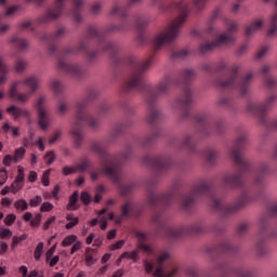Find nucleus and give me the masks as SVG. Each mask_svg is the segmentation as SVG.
<instances>
[{
	"label": "nucleus",
	"instance_id": "nucleus-1",
	"mask_svg": "<svg viewBox=\"0 0 277 277\" xmlns=\"http://www.w3.org/2000/svg\"><path fill=\"white\" fill-rule=\"evenodd\" d=\"M45 103V97H39L35 105L39 115V127L43 131H47V129H49V126L51 124V122L49 121V114H47V109L44 108Z\"/></svg>",
	"mask_w": 277,
	"mask_h": 277
},
{
	"label": "nucleus",
	"instance_id": "nucleus-2",
	"mask_svg": "<svg viewBox=\"0 0 277 277\" xmlns=\"http://www.w3.org/2000/svg\"><path fill=\"white\" fill-rule=\"evenodd\" d=\"M105 213H107V209H102L97 212L98 219H93L89 222L90 226H96V224H100L101 230L107 229V216H105Z\"/></svg>",
	"mask_w": 277,
	"mask_h": 277
},
{
	"label": "nucleus",
	"instance_id": "nucleus-3",
	"mask_svg": "<svg viewBox=\"0 0 277 277\" xmlns=\"http://www.w3.org/2000/svg\"><path fill=\"white\" fill-rule=\"evenodd\" d=\"M6 114H9V116H12V118H14V120H18L19 118H29V111H27L26 109H21L16 106H11L9 108H6Z\"/></svg>",
	"mask_w": 277,
	"mask_h": 277
},
{
	"label": "nucleus",
	"instance_id": "nucleus-4",
	"mask_svg": "<svg viewBox=\"0 0 277 277\" xmlns=\"http://www.w3.org/2000/svg\"><path fill=\"white\" fill-rule=\"evenodd\" d=\"M79 192H75L70 198H69V202L67 205V210L68 211H77V209H79Z\"/></svg>",
	"mask_w": 277,
	"mask_h": 277
},
{
	"label": "nucleus",
	"instance_id": "nucleus-5",
	"mask_svg": "<svg viewBox=\"0 0 277 277\" xmlns=\"http://www.w3.org/2000/svg\"><path fill=\"white\" fill-rule=\"evenodd\" d=\"M23 187H25V180L15 177V180L11 184V194H18V192H21Z\"/></svg>",
	"mask_w": 277,
	"mask_h": 277
},
{
	"label": "nucleus",
	"instance_id": "nucleus-6",
	"mask_svg": "<svg viewBox=\"0 0 277 277\" xmlns=\"http://www.w3.org/2000/svg\"><path fill=\"white\" fill-rule=\"evenodd\" d=\"M25 153H27V150L25 149V147H18L17 149H15L14 151V162L15 163H21V161L23 159H25Z\"/></svg>",
	"mask_w": 277,
	"mask_h": 277
},
{
	"label": "nucleus",
	"instance_id": "nucleus-7",
	"mask_svg": "<svg viewBox=\"0 0 277 277\" xmlns=\"http://www.w3.org/2000/svg\"><path fill=\"white\" fill-rule=\"evenodd\" d=\"M76 241L77 235H68L62 240L61 246H63V248H68L69 246H72V243H75Z\"/></svg>",
	"mask_w": 277,
	"mask_h": 277
},
{
	"label": "nucleus",
	"instance_id": "nucleus-8",
	"mask_svg": "<svg viewBox=\"0 0 277 277\" xmlns=\"http://www.w3.org/2000/svg\"><path fill=\"white\" fill-rule=\"evenodd\" d=\"M14 207L17 211H27L29 203L25 199H18L14 202Z\"/></svg>",
	"mask_w": 277,
	"mask_h": 277
},
{
	"label": "nucleus",
	"instance_id": "nucleus-9",
	"mask_svg": "<svg viewBox=\"0 0 277 277\" xmlns=\"http://www.w3.org/2000/svg\"><path fill=\"white\" fill-rule=\"evenodd\" d=\"M66 220L68 223L65 225V228L67 229H70L79 224V217H75L72 214H67Z\"/></svg>",
	"mask_w": 277,
	"mask_h": 277
},
{
	"label": "nucleus",
	"instance_id": "nucleus-10",
	"mask_svg": "<svg viewBox=\"0 0 277 277\" xmlns=\"http://www.w3.org/2000/svg\"><path fill=\"white\" fill-rule=\"evenodd\" d=\"M42 250H44V242H39L34 253V258L36 261H40V259L42 258Z\"/></svg>",
	"mask_w": 277,
	"mask_h": 277
},
{
	"label": "nucleus",
	"instance_id": "nucleus-11",
	"mask_svg": "<svg viewBox=\"0 0 277 277\" xmlns=\"http://www.w3.org/2000/svg\"><path fill=\"white\" fill-rule=\"evenodd\" d=\"M40 222H42V214L37 213L32 219H30V226L38 228V226H40Z\"/></svg>",
	"mask_w": 277,
	"mask_h": 277
},
{
	"label": "nucleus",
	"instance_id": "nucleus-12",
	"mask_svg": "<svg viewBox=\"0 0 277 277\" xmlns=\"http://www.w3.org/2000/svg\"><path fill=\"white\" fill-rule=\"evenodd\" d=\"M51 176V169L44 171L42 177H41V183L44 185V187H49L51 182L49 181V177Z\"/></svg>",
	"mask_w": 277,
	"mask_h": 277
},
{
	"label": "nucleus",
	"instance_id": "nucleus-13",
	"mask_svg": "<svg viewBox=\"0 0 277 277\" xmlns=\"http://www.w3.org/2000/svg\"><path fill=\"white\" fill-rule=\"evenodd\" d=\"M122 259H130L132 261H137V251H130V252H124L121 256L120 260Z\"/></svg>",
	"mask_w": 277,
	"mask_h": 277
},
{
	"label": "nucleus",
	"instance_id": "nucleus-14",
	"mask_svg": "<svg viewBox=\"0 0 277 277\" xmlns=\"http://www.w3.org/2000/svg\"><path fill=\"white\" fill-rule=\"evenodd\" d=\"M53 203L49 202V201H45L41 205L40 207V212L41 213H49V211H53Z\"/></svg>",
	"mask_w": 277,
	"mask_h": 277
},
{
	"label": "nucleus",
	"instance_id": "nucleus-15",
	"mask_svg": "<svg viewBox=\"0 0 277 277\" xmlns=\"http://www.w3.org/2000/svg\"><path fill=\"white\" fill-rule=\"evenodd\" d=\"M26 85H28L32 92H36L38 89V80H36V78H29L26 80Z\"/></svg>",
	"mask_w": 277,
	"mask_h": 277
},
{
	"label": "nucleus",
	"instance_id": "nucleus-16",
	"mask_svg": "<svg viewBox=\"0 0 277 277\" xmlns=\"http://www.w3.org/2000/svg\"><path fill=\"white\" fill-rule=\"evenodd\" d=\"M118 172V167L116 166H108L104 168V174H107V176H114Z\"/></svg>",
	"mask_w": 277,
	"mask_h": 277
},
{
	"label": "nucleus",
	"instance_id": "nucleus-17",
	"mask_svg": "<svg viewBox=\"0 0 277 277\" xmlns=\"http://www.w3.org/2000/svg\"><path fill=\"white\" fill-rule=\"evenodd\" d=\"M96 261H98V258L91 255V254L85 255L87 267H92V265H94L96 263Z\"/></svg>",
	"mask_w": 277,
	"mask_h": 277
},
{
	"label": "nucleus",
	"instance_id": "nucleus-18",
	"mask_svg": "<svg viewBox=\"0 0 277 277\" xmlns=\"http://www.w3.org/2000/svg\"><path fill=\"white\" fill-rule=\"evenodd\" d=\"M80 200H82L83 205H90L92 202V197L90 196V193L82 192Z\"/></svg>",
	"mask_w": 277,
	"mask_h": 277
},
{
	"label": "nucleus",
	"instance_id": "nucleus-19",
	"mask_svg": "<svg viewBox=\"0 0 277 277\" xmlns=\"http://www.w3.org/2000/svg\"><path fill=\"white\" fill-rule=\"evenodd\" d=\"M16 222V215L15 214H8L5 217H4V224L6 226H12V224H14Z\"/></svg>",
	"mask_w": 277,
	"mask_h": 277
},
{
	"label": "nucleus",
	"instance_id": "nucleus-20",
	"mask_svg": "<svg viewBox=\"0 0 277 277\" xmlns=\"http://www.w3.org/2000/svg\"><path fill=\"white\" fill-rule=\"evenodd\" d=\"M12 237V230L10 228L0 229V239H10Z\"/></svg>",
	"mask_w": 277,
	"mask_h": 277
},
{
	"label": "nucleus",
	"instance_id": "nucleus-21",
	"mask_svg": "<svg viewBox=\"0 0 277 277\" xmlns=\"http://www.w3.org/2000/svg\"><path fill=\"white\" fill-rule=\"evenodd\" d=\"M45 261L50 267H55L60 263V255H53L50 259H45Z\"/></svg>",
	"mask_w": 277,
	"mask_h": 277
},
{
	"label": "nucleus",
	"instance_id": "nucleus-22",
	"mask_svg": "<svg viewBox=\"0 0 277 277\" xmlns=\"http://www.w3.org/2000/svg\"><path fill=\"white\" fill-rule=\"evenodd\" d=\"M44 161L48 166H51V163H53L55 161V153L50 151V153L45 154Z\"/></svg>",
	"mask_w": 277,
	"mask_h": 277
},
{
	"label": "nucleus",
	"instance_id": "nucleus-23",
	"mask_svg": "<svg viewBox=\"0 0 277 277\" xmlns=\"http://www.w3.org/2000/svg\"><path fill=\"white\" fill-rule=\"evenodd\" d=\"M29 205L30 207H40V205H42V196L38 195L34 197L32 199H30Z\"/></svg>",
	"mask_w": 277,
	"mask_h": 277
},
{
	"label": "nucleus",
	"instance_id": "nucleus-24",
	"mask_svg": "<svg viewBox=\"0 0 277 277\" xmlns=\"http://www.w3.org/2000/svg\"><path fill=\"white\" fill-rule=\"evenodd\" d=\"M122 215H127L130 211H133V203L126 202L121 207Z\"/></svg>",
	"mask_w": 277,
	"mask_h": 277
},
{
	"label": "nucleus",
	"instance_id": "nucleus-25",
	"mask_svg": "<svg viewBox=\"0 0 277 277\" xmlns=\"http://www.w3.org/2000/svg\"><path fill=\"white\" fill-rule=\"evenodd\" d=\"M138 250H142L143 252H145V254H153V252H155V249H153V247L141 243L138 246Z\"/></svg>",
	"mask_w": 277,
	"mask_h": 277
},
{
	"label": "nucleus",
	"instance_id": "nucleus-26",
	"mask_svg": "<svg viewBox=\"0 0 277 277\" xmlns=\"http://www.w3.org/2000/svg\"><path fill=\"white\" fill-rule=\"evenodd\" d=\"M8 182V170L1 169L0 170V185H5Z\"/></svg>",
	"mask_w": 277,
	"mask_h": 277
},
{
	"label": "nucleus",
	"instance_id": "nucleus-27",
	"mask_svg": "<svg viewBox=\"0 0 277 277\" xmlns=\"http://www.w3.org/2000/svg\"><path fill=\"white\" fill-rule=\"evenodd\" d=\"M82 243L81 240H76L70 249V254H75L78 250H81Z\"/></svg>",
	"mask_w": 277,
	"mask_h": 277
},
{
	"label": "nucleus",
	"instance_id": "nucleus-28",
	"mask_svg": "<svg viewBox=\"0 0 277 277\" xmlns=\"http://www.w3.org/2000/svg\"><path fill=\"white\" fill-rule=\"evenodd\" d=\"M55 220H56L55 216L48 217L43 223V229L49 230V227L51 226V224L55 223Z\"/></svg>",
	"mask_w": 277,
	"mask_h": 277
},
{
	"label": "nucleus",
	"instance_id": "nucleus-29",
	"mask_svg": "<svg viewBox=\"0 0 277 277\" xmlns=\"http://www.w3.org/2000/svg\"><path fill=\"white\" fill-rule=\"evenodd\" d=\"M55 250H57V243H54L45 253V260L51 259L55 254Z\"/></svg>",
	"mask_w": 277,
	"mask_h": 277
},
{
	"label": "nucleus",
	"instance_id": "nucleus-30",
	"mask_svg": "<svg viewBox=\"0 0 277 277\" xmlns=\"http://www.w3.org/2000/svg\"><path fill=\"white\" fill-rule=\"evenodd\" d=\"M124 246V240H118L117 242L113 243L109 248V250H120Z\"/></svg>",
	"mask_w": 277,
	"mask_h": 277
},
{
	"label": "nucleus",
	"instance_id": "nucleus-31",
	"mask_svg": "<svg viewBox=\"0 0 277 277\" xmlns=\"http://www.w3.org/2000/svg\"><path fill=\"white\" fill-rule=\"evenodd\" d=\"M16 179H19L22 181H25V168L23 166L17 167V175Z\"/></svg>",
	"mask_w": 277,
	"mask_h": 277
},
{
	"label": "nucleus",
	"instance_id": "nucleus-32",
	"mask_svg": "<svg viewBox=\"0 0 277 277\" xmlns=\"http://www.w3.org/2000/svg\"><path fill=\"white\" fill-rule=\"evenodd\" d=\"M29 183H36L38 181V173L36 171H30L28 174Z\"/></svg>",
	"mask_w": 277,
	"mask_h": 277
},
{
	"label": "nucleus",
	"instance_id": "nucleus-33",
	"mask_svg": "<svg viewBox=\"0 0 277 277\" xmlns=\"http://www.w3.org/2000/svg\"><path fill=\"white\" fill-rule=\"evenodd\" d=\"M168 259H170V253L164 252L158 256L157 261H158V263H166V261H168Z\"/></svg>",
	"mask_w": 277,
	"mask_h": 277
},
{
	"label": "nucleus",
	"instance_id": "nucleus-34",
	"mask_svg": "<svg viewBox=\"0 0 277 277\" xmlns=\"http://www.w3.org/2000/svg\"><path fill=\"white\" fill-rule=\"evenodd\" d=\"M77 169L75 167H65L63 168V174H65V176H68V174H74V172H76Z\"/></svg>",
	"mask_w": 277,
	"mask_h": 277
},
{
	"label": "nucleus",
	"instance_id": "nucleus-35",
	"mask_svg": "<svg viewBox=\"0 0 277 277\" xmlns=\"http://www.w3.org/2000/svg\"><path fill=\"white\" fill-rule=\"evenodd\" d=\"M14 158L11 155H5L3 158L4 166H12Z\"/></svg>",
	"mask_w": 277,
	"mask_h": 277
},
{
	"label": "nucleus",
	"instance_id": "nucleus-36",
	"mask_svg": "<svg viewBox=\"0 0 277 277\" xmlns=\"http://www.w3.org/2000/svg\"><path fill=\"white\" fill-rule=\"evenodd\" d=\"M18 272L22 275V277H27L29 274V268H27V266L23 265L18 268Z\"/></svg>",
	"mask_w": 277,
	"mask_h": 277
},
{
	"label": "nucleus",
	"instance_id": "nucleus-37",
	"mask_svg": "<svg viewBox=\"0 0 277 277\" xmlns=\"http://www.w3.org/2000/svg\"><path fill=\"white\" fill-rule=\"evenodd\" d=\"M8 252V243L5 241H0V254H5Z\"/></svg>",
	"mask_w": 277,
	"mask_h": 277
},
{
	"label": "nucleus",
	"instance_id": "nucleus-38",
	"mask_svg": "<svg viewBox=\"0 0 277 277\" xmlns=\"http://www.w3.org/2000/svg\"><path fill=\"white\" fill-rule=\"evenodd\" d=\"M66 111H68V105L61 103L58 105V114H66Z\"/></svg>",
	"mask_w": 277,
	"mask_h": 277
},
{
	"label": "nucleus",
	"instance_id": "nucleus-39",
	"mask_svg": "<svg viewBox=\"0 0 277 277\" xmlns=\"http://www.w3.org/2000/svg\"><path fill=\"white\" fill-rule=\"evenodd\" d=\"M36 145L38 146L39 150H44V138L39 137L38 141L36 142Z\"/></svg>",
	"mask_w": 277,
	"mask_h": 277
},
{
	"label": "nucleus",
	"instance_id": "nucleus-40",
	"mask_svg": "<svg viewBox=\"0 0 277 277\" xmlns=\"http://www.w3.org/2000/svg\"><path fill=\"white\" fill-rule=\"evenodd\" d=\"M14 127L10 126V122H4L2 126V131H4V133H10V131H12Z\"/></svg>",
	"mask_w": 277,
	"mask_h": 277
},
{
	"label": "nucleus",
	"instance_id": "nucleus-41",
	"mask_svg": "<svg viewBox=\"0 0 277 277\" xmlns=\"http://www.w3.org/2000/svg\"><path fill=\"white\" fill-rule=\"evenodd\" d=\"M2 207H10L12 205V200L8 197L2 198L1 201Z\"/></svg>",
	"mask_w": 277,
	"mask_h": 277
},
{
	"label": "nucleus",
	"instance_id": "nucleus-42",
	"mask_svg": "<svg viewBox=\"0 0 277 277\" xmlns=\"http://www.w3.org/2000/svg\"><path fill=\"white\" fill-rule=\"evenodd\" d=\"M52 194H53L55 200H60V186L56 185L54 187Z\"/></svg>",
	"mask_w": 277,
	"mask_h": 277
},
{
	"label": "nucleus",
	"instance_id": "nucleus-43",
	"mask_svg": "<svg viewBox=\"0 0 277 277\" xmlns=\"http://www.w3.org/2000/svg\"><path fill=\"white\" fill-rule=\"evenodd\" d=\"M8 194H12V186H5V187L1 190V195H2V196H8Z\"/></svg>",
	"mask_w": 277,
	"mask_h": 277
},
{
	"label": "nucleus",
	"instance_id": "nucleus-44",
	"mask_svg": "<svg viewBox=\"0 0 277 277\" xmlns=\"http://www.w3.org/2000/svg\"><path fill=\"white\" fill-rule=\"evenodd\" d=\"M11 132H12L13 137H18L21 135L18 127H13Z\"/></svg>",
	"mask_w": 277,
	"mask_h": 277
},
{
	"label": "nucleus",
	"instance_id": "nucleus-45",
	"mask_svg": "<svg viewBox=\"0 0 277 277\" xmlns=\"http://www.w3.org/2000/svg\"><path fill=\"white\" fill-rule=\"evenodd\" d=\"M31 217H32L31 212H26V213L23 215V220H24L25 222H31Z\"/></svg>",
	"mask_w": 277,
	"mask_h": 277
},
{
	"label": "nucleus",
	"instance_id": "nucleus-46",
	"mask_svg": "<svg viewBox=\"0 0 277 277\" xmlns=\"http://www.w3.org/2000/svg\"><path fill=\"white\" fill-rule=\"evenodd\" d=\"M154 276H156V277H161V276H163V268L158 267V268L154 272Z\"/></svg>",
	"mask_w": 277,
	"mask_h": 277
},
{
	"label": "nucleus",
	"instance_id": "nucleus-47",
	"mask_svg": "<svg viewBox=\"0 0 277 277\" xmlns=\"http://www.w3.org/2000/svg\"><path fill=\"white\" fill-rule=\"evenodd\" d=\"M109 259H111V253H105L103 256H102V263H107V261H109Z\"/></svg>",
	"mask_w": 277,
	"mask_h": 277
},
{
	"label": "nucleus",
	"instance_id": "nucleus-48",
	"mask_svg": "<svg viewBox=\"0 0 277 277\" xmlns=\"http://www.w3.org/2000/svg\"><path fill=\"white\" fill-rule=\"evenodd\" d=\"M107 239H116V229L108 232Z\"/></svg>",
	"mask_w": 277,
	"mask_h": 277
},
{
	"label": "nucleus",
	"instance_id": "nucleus-49",
	"mask_svg": "<svg viewBox=\"0 0 277 277\" xmlns=\"http://www.w3.org/2000/svg\"><path fill=\"white\" fill-rule=\"evenodd\" d=\"M94 233H91L88 237H87V243L88 246L92 245V241H94Z\"/></svg>",
	"mask_w": 277,
	"mask_h": 277
},
{
	"label": "nucleus",
	"instance_id": "nucleus-50",
	"mask_svg": "<svg viewBox=\"0 0 277 277\" xmlns=\"http://www.w3.org/2000/svg\"><path fill=\"white\" fill-rule=\"evenodd\" d=\"M145 269L147 274H150V272H153V264H150L149 262H145Z\"/></svg>",
	"mask_w": 277,
	"mask_h": 277
},
{
	"label": "nucleus",
	"instance_id": "nucleus-51",
	"mask_svg": "<svg viewBox=\"0 0 277 277\" xmlns=\"http://www.w3.org/2000/svg\"><path fill=\"white\" fill-rule=\"evenodd\" d=\"M31 166H36L38 163V157L36 154H31V160H30Z\"/></svg>",
	"mask_w": 277,
	"mask_h": 277
},
{
	"label": "nucleus",
	"instance_id": "nucleus-52",
	"mask_svg": "<svg viewBox=\"0 0 277 277\" xmlns=\"http://www.w3.org/2000/svg\"><path fill=\"white\" fill-rule=\"evenodd\" d=\"M262 25L261 21H258L251 25V29H259Z\"/></svg>",
	"mask_w": 277,
	"mask_h": 277
},
{
	"label": "nucleus",
	"instance_id": "nucleus-53",
	"mask_svg": "<svg viewBox=\"0 0 277 277\" xmlns=\"http://www.w3.org/2000/svg\"><path fill=\"white\" fill-rule=\"evenodd\" d=\"M8 29H10V26L9 25H3L0 27V35H3L5 34V31H8Z\"/></svg>",
	"mask_w": 277,
	"mask_h": 277
},
{
	"label": "nucleus",
	"instance_id": "nucleus-54",
	"mask_svg": "<svg viewBox=\"0 0 277 277\" xmlns=\"http://www.w3.org/2000/svg\"><path fill=\"white\" fill-rule=\"evenodd\" d=\"M94 246H96V248L103 246V239L96 238V239L94 240Z\"/></svg>",
	"mask_w": 277,
	"mask_h": 277
},
{
	"label": "nucleus",
	"instance_id": "nucleus-55",
	"mask_svg": "<svg viewBox=\"0 0 277 277\" xmlns=\"http://www.w3.org/2000/svg\"><path fill=\"white\" fill-rule=\"evenodd\" d=\"M27 277H38V271L36 269L30 271Z\"/></svg>",
	"mask_w": 277,
	"mask_h": 277
},
{
	"label": "nucleus",
	"instance_id": "nucleus-56",
	"mask_svg": "<svg viewBox=\"0 0 277 277\" xmlns=\"http://www.w3.org/2000/svg\"><path fill=\"white\" fill-rule=\"evenodd\" d=\"M271 22L273 25H276L277 23V11L273 14L272 18H271Z\"/></svg>",
	"mask_w": 277,
	"mask_h": 277
},
{
	"label": "nucleus",
	"instance_id": "nucleus-57",
	"mask_svg": "<svg viewBox=\"0 0 277 277\" xmlns=\"http://www.w3.org/2000/svg\"><path fill=\"white\" fill-rule=\"evenodd\" d=\"M18 243H21V239L18 238V236H14L13 237V246H18Z\"/></svg>",
	"mask_w": 277,
	"mask_h": 277
},
{
	"label": "nucleus",
	"instance_id": "nucleus-58",
	"mask_svg": "<svg viewBox=\"0 0 277 277\" xmlns=\"http://www.w3.org/2000/svg\"><path fill=\"white\" fill-rule=\"evenodd\" d=\"M6 274V267L5 266H0V277L5 276Z\"/></svg>",
	"mask_w": 277,
	"mask_h": 277
},
{
	"label": "nucleus",
	"instance_id": "nucleus-59",
	"mask_svg": "<svg viewBox=\"0 0 277 277\" xmlns=\"http://www.w3.org/2000/svg\"><path fill=\"white\" fill-rule=\"evenodd\" d=\"M29 98V95H19L18 101L25 102Z\"/></svg>",
	"mask_w": 277,
	"mask_h": 277
},
{
	"label": "nucleus",
	"instance_id": "nucleus-60",
	"mask_svg": "<svg viewBox=\"0 0 277 277\" xmlns=\"http://www.w3.org/2000/svg\"><path fill=\"white\" fill-rule=\"evenodd\" d=\"M111 277H122V271L115 272Z\"/></svg>",
	"mask_w": 277,
	"mask_h": 277
},
{
	"label": "nucleus",
	"instance_id": "nucleus-61",
	"mask_svg": "<svg viewBox=\"0 0 277 277\" xmlns=\"http://www.w3.org/2000/svg\"><path fill=\"white\" fill-rule=\"evenodd\" d=\"M56 140H60V133L55 134V136L50 140V144H53Z\"/></svg>",
	"mask_w": 277,
	"mask_h": 277
},
{
	"label": "nucleus",
	"instance_id": "nucleus-62",
	"mask_svg": "<svg viewBox=\"0 0 277 277\" xmlns=\"http://www.w3.org/2000/svg\"><path fill=\"white\" fill-rule=\"evenodd\" d=\"M220 41H221V42H228V37H226V36H224V35H221Z\"/></svg>",
	"mask_w": 277,
	"mask_h": 277
},
{
	"label": "nucleus",
	"instance_id": "nucleus-63",
	"mask_svg": "<svg viewBox=\"0 0 277 277\" xmlns=\"http://www.w3.org/2000/svg\"><path fill=\"white\" fill-rule=\"evenodd\" d=\"M11 96H16V87L11 88Z\"/></svg>",
	"mask_w": 277,
	"mask_h": 277
},
{
	"label": "nucleus",
	"instance_id": "nucleus-64",
	"mask_svg": "<svg viewBox=\"0 0 277 277\" xmlns=\"http://www.w3.org/2000/svg\"><path fill=\"white\" fill-rule=\"evenodd\" d=\"M64 273H55L53 277H64Z\"/></svg>",
	"mask_w": 277,
	"mask_h": 277
}]
</instances>
